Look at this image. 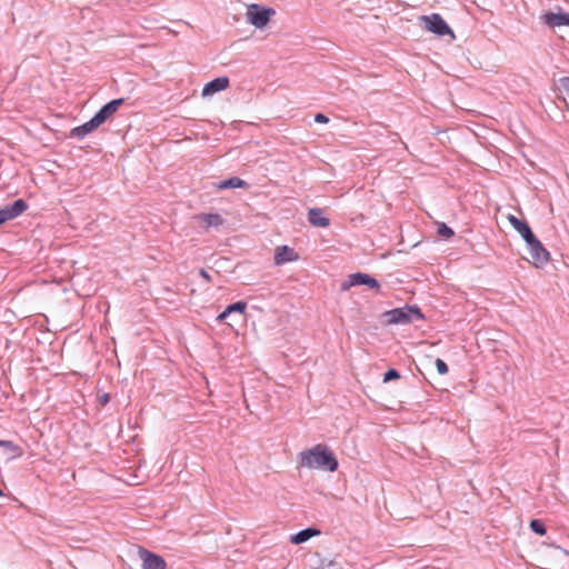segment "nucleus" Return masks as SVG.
<instances>
[{
    "mask_svg": "<svg viewBox=\"0 0 569 569\" xmlns=\"http://www.w3.org/2000/svg\"><path fill=\"white\" fill-rule=\"evenodd\" d=\"M543 22L549 27H569V13L568 12H547L542 16Z\"/></svg>",
    "mask_w": 569,
    "mask_h": 569,
    "instance_id": "obj_14",
    "label": "nucleus"
},
{
    "mask_svg": "<svg viewBox=\"0 0 569 569\" xmlns=\"http://www.w3.org/2000/svg\"><path fill=\"white\" fill-rule=\"evenodd\" d=\"M400 378V373L396 369H389L383 375V382H389Z\"/></svg>",
    "mask_w": 569,
    "mask_h": 569,
    "instance_id": "obj_23",
    "label": "nucleus"
},
{
    "mask_svg": "<svg viewBox=\"0 0 569 569\" xmlns=\"http://www.w3.org/2000/svg\"><path fill=\"white\" fill-rule=\"evenodd\" d=\"M421 21L423 22L426 30L429 32L437 34L438 37L449 34L452 39H455L453 31L439 13L422 16Z\"/></svg>",
    "mask_w": 569,
    "mask_h": 569,
    "instance_id": "obj_3",
    "label": "nucleus"
},
{
    "mask_svg": "<svg viewBox=\"0 0 569 569\" xmlns=\"http://www.w3.org/2000/svg\"><path fill=\"white\" fill-rule=\"evenodd\" d=\"M435 365H436V368H437V371L439 375H446L448 373V366L447 363L440 359V358H437L436 361H435Z\"/></svg>",
    "mask_w": 569,
    "mask_h": 569,
    "instance_id": "obj_24",
    "label": "nucleus"
},
{
    "mask_svg": "<svg viewBox=\"0 0 569 569\" xmlns=\"http://www.w3.org/2000/svg\"><path fill=\"white\" fill-rule=\"evenodd\" d=\"M319 569H341V567L337 561L330 560L328 562H322Z\"/></svg>",
    "mask_w": 569,
    "mask_h": 569,
    "instance_id": "obj_26",
    "label": "nucleus"
},
{
    "mask_svg": "<svg viewBox=\"0 0 569 569\" xmlns=\"http://www.w3.org/2000/svg\"><path fill=\"white\" fill-rule=\"evenodd\" d=\"M437 233L446 239H449L455 234L453 230L445 222L438 223Z\"/></svg>",
    "mask_w": 569,
    "mask_h": 569,
    "instance_id": "obj_22",
    "label": "nucleus"
},
{
    "mask_svg": "<svg viewBox=\"0 0 569 569\" xmlns=\"http://www.w3.org/2000/svg\"><path fill=\"white\" fill-rule=\"evenodd\" d=\"M109 401H110V396H109V393H103V395L99 398V402H100L102 406H106Z\"/></svg>",
    "mask_w": 569,
    "mask_h": 569,
    "instance_id": "obj_29",
    "label": "nucleus"
},
{
    "mask_svg": "<svg viewBox=\"0 0 569 569\" xmlns=\"http://www.w3.org/2000/svg\"><path fill=\"white\" fill-rule=\"evenodd\" d=\"M199 274L200 277H202L206 281L208 282H211V276L204 270V269H200L199 270Z\"/></svg>",
    "mask_w": 569,
    "mask_h": 569,
    "instance_id": "obj_28",
    "label": "nucleus"
},
{
    "mask_svg": "<svg viewBox=\"0 0 569 569\" xmlns=\"http://www.w3.org/2000/svg\"><path fill=\"white\" fill-rule=\"evenodd\" d=\"M138 556L141 560L142 569H167V561L158 553H154L143 547L138 548Z\"/></svg>",
    "mask_w": 569,
    "mask_h": 569,
    "instance_id": "obj_6",
    "label": "nucleus"
},
{
    "mask_svg": "<svg viewBox=\"0 0 569 569\" xmlns=\"http://www.w3.org/2000/svg\"><path fill=\"white\" fill-rule=\"evenodd\" d=\"M388 325H406L417 320H423L425 316L418 306H405L382 313Z\"/></svg>",
    "mask_w": 569,
    "mask_h": 569,
    "instance_id": "obj_2",
    "label": "nucleus"
},
{
    "mask_svg": "<svg viewBox=\"0 0 569 569\" xmlns=\"http://www.w3.org/2000/svg\"><path fill=\"white\" fill-rule=\"evenodd\" d=\"M508 221L513 227V229L521 236L525 242H528V240L533 239L535 233L532 232L530 226L526 221L518 219L513 214L508 216Z\"/></svg>",
    "mask_w": 569,
    "mask_h": 569,
    "instance_id": "obj_11",
    "label": "nucleus"
},
{
    "mask_svg": "<svg viewBox=\"0 0 569 569\" xmlns=\"http://www.w3.org/2000/svg\"><path fill=\"white\" fill-rule=\"evenodd\" d=\"M559 89L569 97V77H561L558 80Z\"/></svg>",
    "mask_w": 569,
    "mask_h": 569,
    "instance_id": "obj_25",
    "label": "nucleus"
},
{
    "mask_svg": "<svg viewBox=\"0 0 569 569\" xmlns=\"http://www.w3.org/2000/svg\"><path fill=\"white\" fill-rule=\"evenodd\" d=\"M249 184L247 181L238 178V177H231L229 179L219 181L217 183H213L214 189L217 190H224V189H234V188H247Z\"/></svg>",
    "mask_w": 569,
    "mask_h": 569,
    "instance_id": "obj_16",
    "label": "nucleus"
},
{
    "mask_svg": "<svg viewBox=\"0 0 569 569\" xmlns=\"http://www.w3.org/2000/svg\"><path fill=\"white\" fill-rule=\"evenodd\" d=\"M229 78L228 77H218L213 80L209 81L202 88V96H211L216 92L222 91L229 87Z\"/></svg>",
    "mask_w": 569,
    "mask_h": 569,
    "instance_id": "obj_13",
    "label": "nucleus"
},
{
    "mask_svg": "<svg viewBox=\"0 0 569 569\" xmlns=\"http://www.w3.org/2000/svg\"><path fill=\"white\" fill-rule=\"evenodd\" d=\"M0 447L3 448L9 459L18 458L23 455L21 447L9 440H0Z\"/></svg>",
    "mask_w": 569,
    "mask_h": 569,
    "instance_id": "obj_20",
    "label": "nucleus"
},
{
    "mask_svg": "<svg viewBox=\"0 0 569 569\" xmlns=\"http://www.w3.org/2000/svg\"><path fill=\"white\" fill-rule=\"evenodd\" d=\"M124 102L123 98L113 99L103 104L96 113L94 117L102 124L104 123Z\"/></svg>",
    "mask_w": 569,
    "mask_h": 569,
    "instance_id": "obj_9",
    "label": "nucleus"
},
{
    "mask_svg": "<svg viewBox=\"0 0 569 569\" xmlns=\"http://www.w3.org/2000/svg\"><path fill=\"white\" fill-rule=\"evenodd\" d=\"M315 121L318 122V123H328L329 122V118L323 114V113H317L315 116Z\"/></svg>",
    "mask_w": 569,
    "mask_h": 569,
    "instance_id": "obj_27",
    "label": "nucleus"
},
{
    "mask_svg": "<svg viewBox=\"0 0 569 569\" xmlns=\"http://www.w3.org/2000/svg\"><path fill=\"white\" fill-rule=\"evenodd\" d=\"M529 527L535 533L539 536L546 535V526L540 519H532L529 523Z\"/></svg>",
    "mask_w": 569,
    "mask_h": 569,
    "instance_id": "obj_21",
    "label": "nucleus"
},
{
    "mask_svg": "<svg viewBox=\"0 0 569 569\" xmlns=\"http://www.w3.org/2000/svg\"><path fill=\"white\" fill-rule=\"evenodd\" d=\"M299 259V254L296 252L293 248L288 246L277 247L274 251V263L277 266L283 264L286 262L297 261Z\"/></svg>",
    "mask_w": 569,
    "mask_h": 569,
    "instance_id": "obj_10",
    "label": "nucleus"
},
{
    "mask_svg": "<svg viewBox=\"0 0 569 569\" xmlns=\"http://www.w3.org/2000/svg\"><path fill=\"white\" fill-rule=\"evenodd\" d=\"M530 249L535 264H542L549 260V252L543 248L542 243L535 236L533 239L526 242Z\"/></svg>",
    "mask_w": 569,
    "mask_h": 569,
    "instance_id": "obj_8",
    "label": "nucleus"
},
{
    "mask_svg": "<svg viewBox=\"0 0 569 569\" xmlns=\"http://www.w3.org/2000/svg\"><path fill=\"white\" fill-rule=\"evenodd\" d=\"M0 496H2V491L0 490Z\"/></svg>",
    "mask_w": 569,
    "mask_h": 569,
    "instance_id": "obj_30",
    "label": "nucleus"
},
{
    "mask_svg": "<svg viewBox=\"0 0 569 569\" xmlns=\"http://www.w3.org/2000/svg\"><path fill=\"white\" fill-rule=\"evenodd\" d=\"M28 209L23 199H17L12 203L0 208V226L22 214Z\"/></svg>",
    "mask_w": 569,
    "mask_h": 569,
    "instance_id": "obj_7",
    "label": "nucleus"
},
{
    "mask_svg": "<svg viewBox=\"0 0 569 569\" xmlns=\"http://www.w3.org/2000/svg\"><path fill=\"white\" fill-rule=\"evenodd\" d=\"M274 14L272 8H267L257 3L248 6L247 20L256 28H263Z\"/></svg>",
    "mask_w": 569,
    "mask_h": 569,
    "instance_id": "obj_4",
    "label": "nucleus"
},
{
    "mask_svg": "<svg viewBox=\"0 0 569 569\" xmlns=\"http://www.w3.org/2000/svg\"><path fill=\"white\" fill-rule=\"evenodd\" d=\"M299 465L308 469H321L333 472L338 469V460L326 445H316L299 453Z\"/></svg>",
    "mask_w": 569,
    "mask_h": 569,
    "instance_id": "obj_1",
    "label": "nucleus"
},
{
    "mask_svg": "<svg viewBox=\"0 0 569 569\" xmlns=\"http://www.w3.org/2000/svg\"><path fill=\"white\" fill-rule=\"evenodd\" d=\"M247 309V302L244 301H237L234 303L229 305L218 317V321H223L227 317H229L231 313H240L244 315Z\"/></svg>",
    "mask_w": 569,
    "mask_h": 569,
    "instance_id": "obj_18",
    "label": "nucleus"
},
{
    "mask_svg": "<svg viewBox=\"0 0 569 569\" xmlns=\"http://www.w3.org/2000/svg\"><path fill=\"white\" fill-rule=\"evenodd\" d=\"M320 530L309 527L292 535L290 537V542L293 545H300L308 541L310 538L318 536Z\"/></svg>",
    "mask_w": 569,
    "mask_h": 569,
    "instance_id": "obj_17",
    "label": "nucleus"
},
{
    "mask_svg": "<svg viewBox=\"0 0 569 569\" xmlns=\"http://www.w3.org/2000/svg\"><path fill=\"white\" fill-rule=\"evenodd\" d=\"M308 221L315 227L327 228L330 226V220L325 216V210L321 208H310Z\"/></svg>",
    "mask_w": 569,
    "mask_h": 569,
    "instance_id": "obj_15",
    "label": "nucleus"
},
{
    "mask_svg": "<svg viewBox=\"0 0 569 569\" xmlns=\"http://www.w3.org/2000/svg\"><path fill=\"white\" fill-rule=\"evenodd\" d=\"M355 286H367L370 289H380L379 282L368 273L356 272L348 276V279L341 283V290L347 291Z\"/></svg>",
    "mask_w": 569,
    "mask_h": 569,
    "instance_id": "obj_5",
    "label": "nucleus"
},
{
    "mask_svg": "<svg viewBox=\"0 0 569 569\" xmlns=\"http://www.w3.org/2000/svg\"><path fill=\"white\" fill-rule=\"evenodd\" d=\"M197 219L204 223L206 228L220 227L223 224L224 219L219 213H201Z\"/></svg>",
    "mask_w": 569,
    "mask_h": 569,
    "instance_id": "obj_19",
    "label": "nucleus"
},
{
    "mask_svg": "<svg viewBox=\"0 0 569 569\" xmlns=\"http://www.w3.org/2000/svg\"><path fill=\"white\" fill-rule=\"evenodd\" d=\"M101 123L98 121V119L93 116L89 121L84 122L81 126L74 127L70 131V137L77 138L79 140L83 139L87 134L94 131L97 128H99Z\"/></svg>",
    "mask_w": 569,
    "mask_h": 569,
    "instance_id": "obj_12",
    "label": "nucleus"
}]
</instances>
